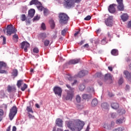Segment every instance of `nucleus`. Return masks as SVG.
I'll return each mask as SVG.
<instances>
[{
  "label": "nucleus",
  "instance_id": "f257e3e1",
  "mask_svg": "<svg viewBox=\"0 0 131 131\" xmlns=\"http://www.w3.org/2000/svg\"><path fill=\"white\" fill-rule=\"evenodd\" d=\"M58 17L59 19V22L60 24H66L69 20V16L66 13L63 12L59 13Z\"/></svg>",
  "mask_w": 131,
  "mask_h": 131
},
{
  "label": "nucleus",
  "instance_id": "f03ea898",
  "mask_svg": "<svg viewBox=\"0 0 131 131\" xmlns=\"http://www.w3.org/2000/svg\"><path fill=\"white\" fill-rule=\"evenodd\" d=\"M7 35L9 36L17 32V30L14 27V26L12 25H8L7 26Z\"/></svg>",
  "mask_w": 131,
  "mask_h": 131
},
{
  "label": "nucleus",
  "instance_id": "7ed1b4c3",
  "mask_svg": "<svg viewBox=\"0 0 131 131\" xmlns=\"http://www.w3.org/2000/svg\"><path fill=\"white\" fill-rule=\"evenodd\" d=\"M16 114H17V106H13L12 108L10 109L9 115L10 120H13V118L15 117V115H16Z\"/></svg>",
  "mask_w": 131,
  "mask_h": 131
},
{
  "label": "nucleus",
  "instance_id": "20e7f679",
  "mask_svg": "<svg viewBox=\"0 0 131 131\" xmlns=\"http://www.w3.org/2000/svg\"><path fill=\"white\" fill-rule=\"evenodd\" d=\"M64 5L66 8H72L75 6V0H64Z\"/></svg>",
  "mask_w": 131,
  "mask_h": 131
},
{
  "label": "nucleus",
  "instance_id": "39448f33",
  "mask_svg": "<svg viewBox=\"0 0 131 131\" xmlns=\"http://www.w3.org/2000/svg\"><path fill=\"white\" fill-rule=\"evenodd\" d=\"M76 122V120L74 121V122L72 121H69L68 123H67V125L69 128H70V129L72 131L76 130V124H75V122Z\"/></svg>",
  "mask_w": 131,
  "mask_h": 131
},
{
  "label": "nucleus",
  "instance_id": "423d86ee",
  "mask_svg": "<svg viewBox=\"0 0 131 131\" xmlns=\"http://www.w3.org/2000/svg\"><path fill=\"white\" fill-rule=\"evenodd\" d=\"M76 122V120L74 121V122L72 121H69L68 123H67V125L69 128H70V129L72 131L76 130V124H75V122Z\"/></svg>",
  "mask_w": 131,
  "mask_h": 131
},
{
  "label": "nucleus",
  "instance_id": "0eeeda50",
  "mask_svg": "<svg viewBox=\"0 0 131 131\" xmlns=\"http://www.w3.org/2000/svg\"><path fill=\"white\" fill-rule=\"evenodd\" d=\"M53 92L55 95H57L59 98H61V96H62V88L59 86H55L53 88Z\"/></svg>",
  "mask_w": 131,
  "mask_h": 131
},
{
  "label": "nucleus",
  "instance_id": "6e6552de",
  "mask_svg": "<svg viewBox=\"0 0 131 131\" xmlns=\"http://www.w3.org/2000/svg\"><path fill=\"white\" fill-rule=\"evenodd\" d=\"M74 96V91H70L68 90L67 91V95L64 96L66 100H72L73 97Z\"/></svg>",
  "mask_w": 131,
  "mask_h": 131
},
{
  "label": "nucleus",
  "instance_id": "1a4fd4ad",
  "mask_svg": "<svg viewBox=\"0 0 131 131\" xmlns=\"http://www.w3.org/2000/svg\"><path fill=\"white\" fill-rule=\"evenodd\" d=\"M112 75H111V74L107 73L104 76V81H107L108 80L110 83H112V81H113V79H112Z\"/></svg>",
  "mask_w": 131,
  "mask_h": 131
},
{
  "label": "nucleus",
  "instance_id": "9d476101",
  "mask_svg": "<svg viewBox=\"0 0 131 131\" xmlns=\"http://www.w3.org/2000/svg\"><path fill=\"white\" fill-rule=\"evenodd\" d=\"M30 47V44L27 41H23L21 43V48L24 49V51L26 52H27V49Z\"/></svg>",
  "mask_w": 131,
  "mask_h": 131
},
{
  "label": "nucleus",
  "instance_id": "9b49d317",
  "mask_svg": "<svg viewBox=\"0 0 131 131\" xmlns=\"http://www.w3.org/2000/svg\"><path fill=\"white\" fill-rule=\"evenodd\" d=\"M115 125V123H114V122L113 121H112L111 123L110 124H104L103 125V127H104V128H106V129H112V128L114 127Z\"/></svg>",
  "mask_w": 131,
  "mask_h": 131
},
{
  "label": "nucleus",
  "instance_id": "f8f14e48",
  "mask_svg": "<svg viewBox=\"0 0 131 131\" xmlns=\"http://www.w3.org/2000/svg\"><path fill=\"white\" fill-rule=\"evenodd\" d=\"M112 22H113V17L111 16H110L105 21V23L106 26H109L110 27H111V26H112Z\"/></svg>",
  "mask_w": 131,
  "mask_h": 131
},
{
  "label": "nucleus",
  "instance_id": "ddd939ff",
  "mask_svg": "<svg viewBox=\"0 0 131 131\" xmlns=\"http://www.w3.org/2000/svg\"><path fill=\"white\" fill-rule=\"evenodd\" d=\"M55 124L57 126H58V127H63V120L60 118L56 119Z\"/></svg>",
  "mask_w": 131,
  "mask_h": 131
},
{
  "label": "nucleus",
  "instance_id": "4468645a",
  "mask_svg": "<svg viewBox=\"0 0 131 131\" xmlns=\"http://www.w3.org/2000/svg\"><path fill=\"white\" fill-rule=\"evenodd\" d=\"M80 62V58H75L74 59L70 60L68 62L69 65H72L75 64H77L78 63H79Z\"/></svg>",
  "mask_w": 131,
  "mask_h": 131
},
{
  "label": "nucleus",
  "instance_id": "2eb2a0df",
  "mask_svg": "<svg viewBox=\"0 0 131 131\" xmlns=\"http://www.w3.org/2000/svg\"><path fill=\"white\" fill-rule=\"evenodd\" d=\"M89 71L86 70H83L80 72H79L77 75L78 77H83V76H85V75H87L88 74Z\"/></svg>",
  "mask_w": 131,
  "mask_h": 131
},
{
  "label": "nucleus",
  "instance_id": "dca6fc26",
  "mask_svg": "<svg viewBox=\"0 0 131 131\" xmlns=\"http://www.w3.org/2000/svg\"><path fill=\"white\" fill-rule=\"evenodd\" d=\"M121 18L123 22H126L127 20L129 18V16L127 13H123L121 15Z\"/></svg>",
  "mask_w": 131,
  "mask_h": 131
},
{
  "label": "nucleus",
  "instance_id": "f3484780",
  "mask_svg": "<svg viewBox=\"0 0 131 131\" xmlns=\"http://www.w3.org/2000/svg\"><path fill=\"white\" fill-rule=\"evenodd\" d=\"M108 12H110V13H111L112 14L115 13V12H116V9L114 7V4L110 5L108 7Z\"/></svg>",
  "mask_w": 131,
  "mask_h": 131
},
{
  "label": "nucleus",
  "instance_id": "a211bd4d",
  "mask_svg": "<svg viewBox=\"0 0 131 131\" xmlns=\"http://www.w3.org/2000/svg\"><path fill=\"white\" fill-rule=\"evenodd\" d=\"M129 70H131V63L129 65ZM124 74H125L126 78L127 79H129V78H131V73H129V72H128V71H125L124 72Z\"/></svg>",
  "mask_w": 131,
  "mask_h": 131
},
{
  "label": "nucleus",
  "instance_id": "6ab92c4d",
  "mask_svg": "<svg viewBox=\"0 0 131 131\" xmlns=\"http://www.w3.org/2000/svg\"><path fill=\"white\" fill-rule=\"evenodd\" d=\"M35 14V10L32 9L28 12V17L30 18H33L34 14Z\"/></svg>",
  "mask_w": 131,
  "mask_h": 131
},
{
  "label": "nucleus",
  "instance_id": "aec40b11",
  "mask_svg": "<svg viewBox=\"0 0 131 131\" xmlns=\"http://www.w3.org/2000/svg\"><path fill=\"white\" fill-rule=\"evenodd\" d=\"M111 106L113 109H115V110L119 108V104L117 102L112 103Z\"/></svg>",
  "mask_w": 131,
  "mask_h": 131
},
{
  "label": "nucleus",
  "instance_id": "412c9836",
  "mask_svg": "<svg viewBox=\"0 0 131 131\" xmlns=\"http://www.w3.org/2000/svg\"><path fill=\"white\" fill-rule=\"evenodd\" d=\"M7 91L8 93H15L16 92V88L15 87L8 85L7 88Z\"/></svg>",
  "mask_w": 131,
  "mask_h": 131
},
{
  "label": "nucleus",
  "instance_id": "4be33fe9",
  "mask_svg": "<svg viewBox=\"0 0 131 131\" xmlns=\"http://www.w3.org/2000/svg\"><path fill=\"white\" fill-rule=\"evenodd\" d=\"M32 5L38 6V5H41V3L39 2L38 0H32L30 2V6H32Z\"/></svg>",
  "mask_w": 131,
  "mask_h": 131
},
{
  "label": "nucleus",
  "instance_id": "5701e85b",
  "mask_svg": "<svg viewBox=\"0 0 131 131\" xmlns=\"http://www.w3.org/2000/svg\"><path fill=\"white\" fill-rule=\"evenodd\" d=\"M38 38H41L43 40L45 38H47V33H41L39 34Z\"/></svg>",
  "mask_w": 131,
  "mask_h": 131
},
{
  "label": "nucleus",
  "instance_id": "b1692460",
  "mask_svg": "<svg viewBox=\"0 0 131 131\" xmlns=\"http://www.w3.org/2000/svg\"><path fill=\"white\" fill-rule=\"evenodd\" d=\"M111 53L113 56H118V50L117 49H113Z\"/></svg>",
  "mask_w": 131,
  "mask_h": 131
},
{
  "label": "nucleus",
  "instance_id": "393cba45",
  "mask_svg": "<svg viewBox=\"0 0 131 131\" xmlns=\"http://www.w3.org/2000/svg\"><path fill=\"white\" fill-rule=\"evenodd\" d=\"M93 97L91 95H88V94H83L82 95V98L84 100H86L88 99H92Z\"/></svg>",
  "mask_w": 131,
  "mask_h": 131
},
{
  "label": "nucleus",
  "instance_id": "a878e982",
  "mask_svg": "<svg viewBox=\"0 0 131 131\" xmlns=\"http://www.w3.org/2000/svg\"><path fill=\"white\" fill-rule=\"evenodd\" d=\"M117 9L119 10V11H124V6L123 4H119L117 6Z\"/></svg>",
  "mask_w": 131,
  "mask_h": 131
},
{
  "label": "nucleus",
  "instance_id": "bb28decb",
  "mask_svg": "<svg viewBox=\"0 0 131 131\" xmlns=\"http://www.w3.org/2000/svg\"><path fill=\"white\" fill-rule=\"evenodd\" d=\"M92 107H95L98 105V100L96 98L94 99L92 101Z\"/></svg>",
  "mask_w": 131,
  "mask_h": 131
},
{
  "label": "nucleus",
  "instance_id": "cd10ccee",
  "mask_svg": "<svg viewBox=\"0 0 131 131\" xmlns=\"http://www.w3.org/2000/svg\"><path fill=\"white\" fill-rule=\"evenodd\" d=\"M12 75L14 77H16L18 75V70L17 69H13L12 72Z\"/></svg>",
  "mask_w": 131,
  "mask_h": 131
},
{
  "label": "nucleus",
  "instance_id": "c85d7f7f",
  "mask_svg": "<svg viewBox=\"0 0 131 131\" xmlns=\"http://www.w3.org/2000/svg\"><path fill=\"white\" fill-rule=\"evenodd\" d=\"M12 39L15 41V42H17L18 41V39H19V37L18 36V34H15L13 35Z\"/></svg>",
  "mask_w": 131,
  "mask_h": 131
},
{
  "label": "nucleus",
  "instance_id": "c756f323",
  "mask_svg": "<svg viewBox=\"0 0 131 131\" xmlns=\"http://www.w3.org/2000/svg\"><path fill=\"white\" fill-rule=\"evenodd\" d=\"M6 67H7V64L3 61H0V69L6 68Z\"/></svg>",
  "mask_w": 131,
  "mask_h": 131
},
{
  "label": "nucleus",
  "instance_id": "7c9ffc66",
  "mask_svg": "<svg viewBox=\"0 0 131 131\" xmlns=\"http://www.w3.org/2000/svg\"><path fill=\"white\" fill-rule=\"evenodd\" d=\"M38 6L37 7L38 10L40 11V12H42L43 9H45L43 7H42V4L41 3V5H38Z\"/></svg>",
  "mask_w": 131,
  "mask_h": 131
},
{
  "label": "nucleus",
  "instance_id": "2f4dec72",
  "mask_svg": "<svg viewBox=\"0 0 131 131\" xmlns=\"http://www.w3.org/2000/svg\"><path fill=\"white\" fill-rule=\"evenodd\" d=\"M101 107L103 109H107L108 108V103L106 102H104L101 104Z\"/></svg>",
  "mask_w": 131,
  "mask_h": 131
},
{
  "label": "nucleus",
  "instance_id": "473e14b6",
  "mask_svg": "<svg viewBox=\"0 0 131 131\" xmlns=\"http://www.w3.org/2000/svg\"><path fill=\"white\" fill-rule=\"evenodd\" d=\"M5 96H6V94H5V92L4 90H2L0 91V98L1 99H3L5 98Z\"/></svg>",
  "mask_w": 131,
  "mask_h": 131
},
{
  "label": "nucleus",
  "instance_id": "72a5a7b5",
  "mask_svg": "<svg viewBox=\"0 0 131 131\" xmlns=\"http://www.w3.org/2000/svg\"><path fill=\"white\" fill-rule=\"evenodd\" d=\"M49 23L51 25V28L53 29V28H55V21L53 20H51L49 21Z\"/></svg>",
  "mask_w": 131,
  "mask_h": 131
},
{
  "label": "nucleus",
  "instance_id": "f704fd0d",
  "mask_svg": "<svg viewBox=\"0 0 131 131\" xmlns=\"http://www.w3.org/2000/svg\"><path fill=\"white\" fill-rule=\"evenodd\" d=\"M123 123V120L122 119H119L116 121V123L117 124H121V123Z\"/></svg>",
  "mask_w": 131,
  "mask_h": 131
},
{
  "label": "nucleus",
  "instance_id": "c9c22d12",
  "mask_svg": "<svg viewBox=\"0 0 131 131\" xmlns=\"http://www.w3.org/2000/svg\"><path fill=\"white\" fill-rule=\"evenodd\" d=\"M43 14L44 16H48L49 15V10L47 8H43Z\"/></svg>",
  "mask_w": 131,
  "mask_h": 131
},
{
  "label": "nucleus",
  "instance_id": "e433bc0d",
  "mask_svg": "<svg viewBox=\"0 0 131 131\" xmlns=\"http://www.w3.org/2000/svg\"><path fill=\"white\" fill-rule=\"evenodd\" d=\"M76 107L78 110H82L84 108V106L81 104H77Z\"/></svg>",
  "mask_w": 131,
  "mask_h": 131
},
{
  "label": "nucleus",
  "instance_id": "4c0bfd02",
  "mask_svg": "<svg viewBox=\"0 0 131 131\" xmlns=\"http://www.w3.org/2000/svg\"><path fill=\"white\" fill-rule=\"evenodd\" d=\"M27 111H28V113H33V111L32 110V108L31 106L27 107Z\"/></svg>",
  "mask_w": 131,
  "mask_h": 131
},
{
  "label": "nucleus",
  "instance_id": "58836bf2",
  "mask_svg": "<svg viewBox=\"0 0 131 131\" xmlns=\"http://www.w3.org/2000/svg\"><path fill=\"white\" fill-rule=\"evenodd\" d=\"M1 39H3V45H6L7 40L6 37L5 36H1Z\"/></svg>",
  "mask_w": 131,
  "mask_h": 131
},
{
  "label": "nucleus",
  "instance_id": "ea45409f",
  "mask_svg": "<svg viewBox=\"0 0 131 131\" xmlns=\"http://www.w3.org/2000/svg\"><path fill=\"white\" fill-rule=\"evenodd\" d=\"M23 82V80H19L18 81H17V86H18V88L21 87V85H22Z\"/></svg>",
  "mask_w": 131,
  "mask_h": 131
},
{
  "label": "nucleus",
  "instance_id": "a19ab883",
  "mask_svg": "<svg viewBox=\"0 0 131 131\" xmlns=\"http://www.w3.org/2000/svg\"><path fill=\"white\" fill-rule=\"evenodd\" d=\"M124 129V127H118L116 129H114L113 130V131H123V130Z\"/></svg>",
  "mask_w": 131,
  "mask_h": 131
},
{
  "label": "nucleus",
  "instance_id": "79ce46f5",
  "mask_svg": "<svg viewBox=\"0 0 131 131\" xmlns=\"http://www.w3.org/2000/svg\"><path fill=\"white\" fill-rule=\"evenodd\" d=\"M79 89L80 91H84V89H85V86L83 84H81L79 86Z\"/></svg>",
  "mask_w": 131,
  "mask_h": 131
},
{
  "label": "nucleus",
  "instance_id": "37998d69",
  "mask_svg": "<svg viewBox=\"0 0 131 131\" xmlns=\"http://www.w3.org/2000/svg\"><path fill=\"white\" fill-rule=\"evenodd\" d=\"M50 45V40L46 39L44 41V45L45 47H48Z\"/></svg>",
  "mask_w": 131,
  "mask_h": 131
},
{
  "label": "nucleus",
  "instance_id": "c03bdc74",
  "mask_svg": "<svg viewBox=\"0 0 131 131\" xmlns=\"http://www.w3.org/2000/svg\"><path fill=\"white\" fill-rule=\"evenodd\" d=\"M67 30H68V29L66 28L61 31V34L63 35V36H65L66 35V31H67Z\"/></svg>",
  "mask_w": 131,
  "mask_h": 131
},
{
  "label": "nucleus",
  "instance_id": "a18cd8bd",
  "mask_svg": "<svg viewBox=\"0 0 131 131\" xmlns=\"http://www.w3.org/2000/svg\"><path fill=\"white\" fill-rule=\"evenodd\" d=\"M66 86L68 89H69L70 92H74V88H71L69 84H66Z\"/></svg>",
  "mask_w": 131,
  "mask_h": 131
},
{
  "label": "nucleus",
  "instance_id": "49530a36",
  "mask_svg": "<svg viewBox=\"0 0 131 131\" xmlns=\"http://www.w3.org/2000/svg\"><path fill=\"white\" fill-rule=\"evenodd\" d=\"M76 100L77 103H80L81 98L80 97V96H79V95H77Z\"/></svg>",
  "mask_w": 131,
  "mask_h": 131
},
{
  "label": "nucleus",
  "instance_id": "de8ad7c7",
  "mask_svg": "<svg viewBox=\"0 0 131 131\" xmlns=\"http://www.w3.org/2000/svg\"><path fill=\"white\" fill-rule=\"evenodd\" d=\"M20 19L21 21H25L26 20V15L25 14H23L21 15Z\"/></svg>",
  "mask_w": 131,
  "mask_h": 131
},
{
  "label": "nucleus",
  "instance_id": "09e8293b",
  "mask_svg": "<svg viewBox=\"0 0 131 131\" xmlns=\"http://www.w3.org/2000/svg\"><path fill=\"white\" fill-rule=\"evenodd\" d=\"M27 84H26V83H25L23 85V87H21V91H22V92H24V91H25V89L27 88Z\"/></svg>",
  "mask_w": 131,
  "mask_h": 131
},
{
  "label": "nucleus",
  "instance_id": "8fccbe9b",
  "mask_svg": "<svg viewBox=\"0 0 131 131\" xmlns=\"http://www.w3.org/2000/svg\"><path fill=\"white\" fill-rule=\"evenodd\" d=\"M91 19H92V16H91L90 15H88L84 18V20H85V21H90Z\"/></svg>",
  "mask_w": 131,
  "mask_h": 131
},
{
  "label": "nucleus",
  "instance_id": "3c124183",
  "mask_svg": "<svg viewBox=\"0 0 131 131\" xmlns=\"http://www.w3.org/2000/svg\"><path fill=\"white\" fill-rule=\"evenodd\" d=\"M119 84L121 85L122 83H123V79L122 78H120L118 81Z\"/></svg>",
  "mask_w": 131,
  "mask_h": 131
},
{
  "label": "nucleus",
  "instance_id": "603ef678",
  "mask_svg": "<svg viewBox=\"0 0 131 131\" xmlns=\"http://www.w3.org/2000/svg\"><path fill=\"white\" fill-rule=\"evenodd\" d=\"M67 78L68 79V80H70V81H71L72 79H73V78L70 75H67Z\"/></svg>",
  "mask_w": 131,
  "mask_h": 131
},
{
  "label": "nucleus",
  "instance_id": "864d4df0",
  "mask_svg": "<svg viewBox=\"0 0 131 131\" xmlns=\"http://www.w3.org/2000/svg\"><path fill=\"white\" fill-rule=\"evenodd\" d=\"M41 28L42 29V30H46V24H45V23H42L41 25Z\"/></svg>",
  "mask_w": 131,
  "mask_h": 131
},
{
  "label": "nucleus",
  "instance_id": "5fc2aeb1",
  "mask_svg": "<svg viewBox=\"0 0 131 131\" xmlns=\"http://www.w3.org/2000/svg\"><path fill=\"white\" fill-rule=\"evenodd\" d=\"M96 77H102L103 75L101 73H97L95 74Z\"/></svg>",
  "mask_w": 131,
  "mask_h": 131
},
{
  "label": "nucleus",
  "instance_id": "6e6d98bb",
  "mask_svg": "<svg viewBox=\"0 0 131 131\" xmlns=\"http://www.w3.org/2000/svg\"><path fill=\"white\" fill-rule=\"evenodd\" d=\"M118 5H123V0H117Z\"/></svg>",
  "mask_w": 131,
  "mask_h": 131
},
{
  "label": "nucleus",
  "instance_id": "4d7b16f0",
  "mask_svg": "<svg viewBox=\"0 0 131 131\" xmlns=\"http://www.w3.org/2000/svg\"><path fill=\"white\" fill-rule=\"evenodd\" d=\"M113 33H112V32H107V36L108 37L111 38V36H112Z\"/></svg>",
  "mask_w": 131,
  "mask_h": 131
},
{
  "label": "nucleus",
  "instance_id": "13d9d810",
  "mask_svg": "<svg viewBox=\"0 0 131 131\" xmlns=\"http://www.w3.org/2000/svg\"><path fill=\"white\" fill-rule=\"evenodd\" d=\"M102 45H105L106 43V37L101 40Z\"/></svg>",
  "mask_w": 131,
  "mask_h": 131
},
{
  "label": "nucleus",
  "instance_id": "bf43d9fd",
  "mask_svg": "<svg viewBox=\"0 0 131 131\" xmlns=\"http://www.w3.org/2000/svg\"><path fill=\"white\" fill-rule=\"evenodd\" d=\"M34 53H38L39 52V50H38V48H35L33 49Z\"/></svg>",
  "mask_w": 131,
  "mask_h": 131
},
{
  "label": "nucleus",
  "instance_id": "052dcab7",
  "mask_svg": "<svg viewBox=\"0 0 131 131\" xmlns=\"http://www.w3.org/2000/svg\"><path fill=\"white\" fill-rule=\"evenodd\" d=\"M37 20H39V17L38 16V15L35 16V17L33 18V20H34V21H37Z\"/></svg>",
  "mask_w": 131,
  "mask_h": 131
},
{
  "label": "nucleus",
  "instance_id": "680f3d73",
  "mask_svg": "<svg viewBox=\"0 0 131 131\" xmlns=\"http://www.w3.org/2000/svg\"><path fill=\"white\" fill-rule=\"evenodd\" d=\"M28 114L29 118H32V119L34 118V116L32 115L31 114H30V113H28Z\"/></svg>",
  "mask_w": 131,
  "mask_h": 131
},
{
  "label": "nucleus",
  "instance_id": "e2e57ef3",
  "mask_svg": "<svg viewBox=\"0 0 131 131\" xmlns=\"http://www.w3.org/2000/svg\"><path fill=\"white\" fill-rule=\"evenodd\" d=\"M4 115V111L2 109H0V116H3Z\"/></svg>",
  "mask_w": 131,
  "mask_h": 131
},
{
  "label": "nucleus",
  "instance_id": "0e129e2a",
  "mask_svg": "<svg viewBox=\"0 0 131 131\" xmlns=\"http://www.w3.org/2000/svg\"><path fill=\"white\" fill-rule=\"evenodd\" d=\"M0 73L1 74L7 73V71L4 70H0Z\"/></svg>",
  "mask_w": 131,
  "mask_h": 131
},
{
  "label": "nucleus",
  "instance_id": "69168bd1",
  "mask_svg": "<svg viewBox=\"0 0 131 131\" xmlns=\"http://www.w3.org/2000/svg\"><path fill=\"white\" fill-rule=\"evenodd\" d=\"M128 28H131V20L128 23Z\"/></svg>",
  "mask_w": 131,
  "mask_h": 131
},
{
  "label": "nucleus",
  "instance_id": "338daca9",
  "mask_svg": "<svg viewBox=\"0 0 131 131\" xmlns=\"http://www.w3.org/2000/svg\"><path fill=\"white\" fill-rule=\"evenodd\" d=\"M6 131H11V125L9 126Z\"/></svg>",
  "mask_w": 131,
  "mask_h": 131
},
{
  "label": "nucleus",
  "instance_id": "774afa93",
  "mask_svg": "<svg viewBox=\"0 0 131 131\" xmlns=\"http://www.w3.org/2000/svg\"><path fill=\"white\" fill-rule=\"evenodd\" d=\"M56 131H63V129L61 128H57Z\"/></svg>",
  "mask_w": 131,
  "mask_h": 131
}]
</instances>
